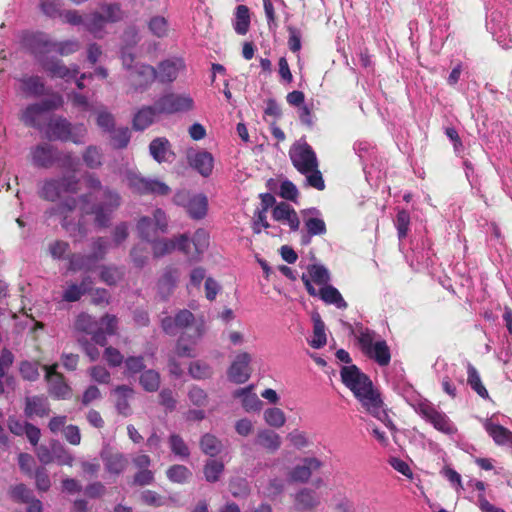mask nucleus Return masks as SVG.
<instances>
[{
  "label": "nucleus",
  "mask_w": 512,
  "mask_h": 512,
  "mask_svg": "<svg viewBox=\"0 0 512 512\" xmlns=\"http://www.w3.org/2000/svg\"><path fill=\"white\" fill-rule=\"evenodd\" d=\"M289 158L293 167L306 176V185L322 191L325 181L319 170V161L316 153L304 138L294 142L289 149Z\"/></svg>",
  "instance_id": "obj_1"
},
{
  "label": "nucleus",
  "mask_w": 512,
  "mask_h": 512,
  "mask_svg": "<svg viewBox=\"0 0 512 512\" xmlns=\"http://www.w3.org/2000/svg\"><path fill=\"white\" fill-rule=\"evenodd\" d=\"M161 327L170 336H175L179 331H183L182 334L187 335L192 344H196L205 331L204 322L196 321L194 314L187 309L179 310L173 317H164L161 320Z\"/></svg>",
  "instance_id": "obj_2"
},
{
  "label": "nucleus",
  "mask_w": 512,
  "mask_h": 512,
  "mask_svg": "<svg viewBox=\"0 0 512 512\" xmlns=\"http://www.w3.org/2000/svg\"><path fill=\"white\" fill-rule=\"evenodd\" d=\"M362 408L383 422L390 429H394L393 421L384 409V401L377 386H348Z\"/></svg>",
  "instance_id": "obj_3"
},
{
  "label": "nucleus",
  "mask_w": 512,
  "mask_h": 512,
  "mask_svg": "<svg viewBox=\"0 0 512 512\" xmlns=\"http://www.w3.org/2000/svg\"><path fill=\"white\" fill-rule=\"evenodd\" d=\"M355 331L362 352L378 365L387 366L391 361V353L386 341H374L376 333L362 324H356Z\"/></svg>",
  "instance_id": "obj_4"
},
{
  "label": "nucleus",
  "mask_w": 512,
  "mask_h": 512,
  "mask_svg": "<svg viewBox=\"0 0 512 512\" xmlns=\"http://www.w3.org/2000/svg\"><path fill=\"white\" fill-rule=\"evenodd\" d=\"M25 43L35 55L56 51L61 56H69L81 48L77 39L51 41L44 33H33L25 37Z\"/></svg>",
  "instance_id": "obj_5"
},
{
  "label": "nucleus",
  "mask_w": 512,
  "mask_h": 512,
  "mask_svg": "<svg viewBox=\"0 0 512 512\" xmlns=\"http://www.w3.org/2000/svg\"><path fill=\"white\" fill-rule=\"evenodd\" d=\"M85 134L86 128L83 124L72 126L69 121L60 116L50 118L45 128V137L50 141H71L74 144H81Z\"/></svg>",
  "instance_id": "obj_6"
},
{
  "label": "nucleus",
  "mask_w": 512,
  "mask_h": 512,
  "mask_svg": "<svg viewBox=\"0 0 512 512\" xmlns=\"http://www.w3.org/2000/svg\"><path fill=\"white\" fill-rule=\"evenodd\" d=\"M79 190V179L75 175L44 179L38 185L37 194L40 199L56 202L62 193L75 194Z\"/></svg>",
  "instance_id": "obj_7"
},
{
  "label": "nucleus",
  "mask_w": 512,
  "mask_h": 512,
  "mask_svg": "<svg viewBox=\"0 0 512 512\" xmlns=\"http://www.w3.org/2000/svg\"><path fill=\"white\" fill-rule=\"evenodd\" d=\"M122 198L120 194L109 187L103 189L102 201L95 204L91 211H85V214H94V222L101 228L108 227L111 215L121 206Z\"/></svg>",
  "instance_id": "obj_8"
},
{
  "label": "nucleus",
  "mask_w": 512,
  "mask_h": 512,
  "mask_svg": "<svg viewBox=\"0 0 512 512\" xmlns=\"http://www.w3.org/2000/svg\"><path fill=\"white\" fill-rule=\"evenodd\" d=\"M415 411L436 430L447 435H453L457 432L456 426L448 416L438 411L428 400H419L413 404Z\"/></svg>",
  "instance_id": "obj_9"
},
{
  "label": "nucleus",
  "mask_w": 512,
  "mask_h": 512,
  "mask_svg": "<svg viewBox=\"0 0 512 512\" xmlns=\"http://www.w3.org/2000/svg\"><path fill=\"white\" fill-rule=\"evenodd\" d=\"M173 202L183 207L190 218L201 220L207 215L208 199L204 194H192L187 190L177 191Z\"/></svg>",
  "instance_id": "obj_10"
},
{
  "label": "nucleus",
  "mask_w": 512,
  "mask_h": 512,
  "mask_svg": "<svg viewBox=\"0 0 512 512\" xmlns=\"http://www.w3.org/2000/svg\"><path fill=\"white\" fill-rule=\"evenodd\" d=\"M209 245V234L204 229L195 231L190 240L186 234L177 237V249L183 252L189 261L197 262Z\"/></svg>",
  "instance_id": "obj_11"
},
{
  "label": "nucleus",
  "mask_w": 512,
  "mask_h": 512,
  "mask_svg": "<svg viewBox=\"0 0 512 512\" xmlns=\"http://www.w3.org/2000/svg\"><path fill=\"white\" fill-rule=\"evenodd\" d=\"M59 103L54 99H45L39 103L28 105L20 116L21 122L27 126L43 129V124L46 121V113L58 107Z\"/></svg>",
  "instance_id": "obj_12"
},
{
  "label": "nucleus",
  "mask_w": 512,
  "mask_h": 512,
  "mask_svg": "<svg viewBox=\"0 0 512 512\" xmlns=\"http://www.w3.org/2000/svg\"><path fill=\"white\" fill-rule=\"evenodd\" d=\"M127 183L132 192L139 195L154 194L166 196L171 192L170 187L164 182L146 178L136 173H128Z\"/></svg>",
  "instance_id": "obj_13"
},
{
  "label": "nucleus",
  "mask_w": 512,
  "mask_h": 512,
  "mask_svg": "<svg viewBox=\"0 0 512 512\" xmlns=\"http://www.w3.org/2000/svg\"><path fill=\"white\" fill-rule=\"evenodd\" d=\"M58 364L55 363L50 366H42L39 362L24 361L20 365V373L24 380L36 381L40 376V371L45 372V379L50 384H65L64 378L61 373L57 371Z\"/></svg>",
  "instance_id": "obj_14"
},
{
  "label": "nucleus",
  "mask_w": 512,
  "mask_h": 512,
  "mask_svg": "<svg viewBox=\"0 0 512 512\" xmlns=\"http://www.w3.org/2000/svg\"><path fill=\"white\" fill-rule=\"evenodd\" d=\"M159 114H175L188 112L193 109L194 101L186 94L168 93L161 96L157 101Z\"/></svg>",
  "instance_id": "obj_15"
},
{
  "label": "nucleus",
  "mask_w": 512,
  "mask_h": 512,
  "mask_svg": "<svg viewBox=\"0 0 512 512\" xmlns=\"http://www.w3.org/2000/svg\"><path fill=\"white\" fill-rule=\"evenodd\" d=\"M39 62L42 68L52 78H61L69 81L75 78L79 73V66L74 64L71 67H67L62 60L55 57L39 55Z\"/></svg>",
  "instance_id": "obj_16"
},
{
  "label": "nucleus",
  "mask_w": 512,
  "mask_h": 512,
  "mask_svg": "<svg viewBox=\"0 0 512 512\" xmlns=\"http://www.w3.org/2000/svg\"><path fill=\"white\" fill-rule=\"evenodd\" d=\"M100 458L106 472L113 476L122 474L129 464L128 458L122 452L109 446L101 450Z\"/></svg>",
  "instance_id": "obj_17"
},
{
  "label": "nucleus",
  "mask_w": 512,
  "mask_h": 512,
  "mask_svg": "<svg viewBox=\"0 0 512 512\" xmlns=\"http://www.w3.org/2000/svg\"><path fill=\"white\" fill-rule=\"evenodd\" d=\"M56 150L57 147L49 143H40L30 149L29 159L35 167L49 169L55 165Z\"/></svg>",
  "instance_id": "obj_18"
},
{
  "label": "nucleus",
  "mask_w": 512,
  "mask_h": 512,
  "mask_svg": "<svg viewBox=\"0 0 512 512\" xmlns=\"http://www.w3.org/2000/svg\"><path fill=\"white\" fill-rule=\"evenodd\" d=\"M78 206V199L73 196H68L62 199L56 205L50 207L45 211V216L51 218L54 216L61 217V226L67 231H71V223L68 221L69 215L76 210Z\"/></svg>",
  "instance_id": "obj_19"
},
{
  "label": "nucleus",
  "mask_w": 512,
  "mask_h": 512,
  "mask_svg": "<svg viewBox=\"0 0 512 512\" xmlns=\"http://www.w3.org/2000/svg\"><path fill=\"white\" fill-rule=\"evenodd\" d=\"M157 78V71L151 65L142 64L130 73L129 79L134 91L146 90Z\"/></svg>",
  "instance_id": "obj_20"
},
{
  "label": "nucleus",
  "mask_w": 512,
  "mask_h": 512,
  "mask_svg": "<svg viewBox=\"0 0 512 512\" xmlns=\"http://www.w3.org/2000/svg\"><path fill=\"white\" fill-rule=\"evenodd\" d=\"M322 462L315 457H306L300 464L296 465L288 473L292 482L306 483L309 481L312 473L321 468Z\"/></svg>",
  "instance_id": "obj_21"
},
{
  "label": "nucleus",
  "mask_w": 512,
  "mask_h": 512,
  "mask_svg": "<svg viewBox=\"0 0 512 512\" xmlns=\"http://www.w3.org/2000/svg\"><path fill=\"white\" fill-rule=\"evenodd\" d=\"M187 161L189 165L203 177L211 175L214 166V158L210 152L205 150H188Z\"/></svg>",
  "instance_id": "obj_22"
},
{
  "label": "nucleus",
  "mask_w": 512,
  "mask_h": 512,
  "mask_svg": "<svg viewBox=\"0 0 512 512\" xmlns=\"http://www.w3.org/2000/svg\"><path fill=\"white\" fill-rule=\"evenodd\" d=\"M250 361L251 357L248 353L242 352L238 354L229 368V379L235 384H244L248 381L250 377Z\"/></svg>",
  "instance_id": "obj_23"
},
{
  "label": "nucleus",
  "mask_w": 512,
  "mask_h": 512,
  "mask_svg": "<svg viewBox=\"0 0 512 512\" xmlns=\"http://www.w3.org/2000/svg\"><path fill=\"white\" fill-rule=\"evenodd\" d=\"M320 503L319 495L310 488H302L294 495V509L297 512H313Z\"/></svg>",
  "instance_id": "obj_24"
},
{
  "label": "nucleus",
  "mask_w": 512,
  "mask_h": 512,
  "mask_svg": "<svg viewBox=\"0 0 512 512\" xmlns=\"http://www.w3.org/2000/svg\"><path fill=\"white\" fill-rule=\"evenodd\" d=\"M184 68V61L180 58L161 61L156 69V79L161 83H171L177 79L180 70Z\"/></svg>",
  "instance_id": "obj_25"
},
{
  "label": "nucleus",
  "mask_w": 512,
  "mask_h": 512,
  "mask_svg": "<svg viewBox=\"0 0 512 512\" xmlns=\"http://www.w3.org/2000/svg\"><path fill=\"white\" fill-rule=\"evenodd\" d=\"M25 415L28 418L33 416L45 417L50 413V405L45 396H27L25 398Z\"/></svg>",
  "instance_id": "obj_26"
},
{
  "label": "nucleus",
  "mask_w": 512,
  "mask_h": 512,
  "mask_svg": "<svg viewBox=\"0 0 512 512\" xmlns=\"http://www.w3.org/2000/svg\"><path fill=\"white\" fill-rule=\"evenodd\" d=\"M158 113L157 104L153 106H143L135 114L132 120V127L136 131H144L151 126Z\"/></svg>",
  "instance_id": "obj_27"
},
{
  "label": "nucleus",
  "mask_w": 512,
  "mask_h": 512,
  "mask_svg": "<svg viewBox=\"0 0 512 512\" xmlns=\"http://www.w3.org/2000/svg\"><path fill=\"white\" fill-rule=\"evenodd\" d=\"M178 270L174 267H166L157 282L158 293L162 299H167L176 287Z\"/></svg>",
  "instance_id": "obj_28"
},
{
  "label": "nucleus",
  "mask_w": 512,
  "mask_h": 512,
  "mask_svg": "<svg viewBox=\"0 0 512 512\" xmlns=\"http://www.w3.org/2000/svg\"><path fill=\"white\" fill-rule=\"evenodd\" d=\"M134 391L131 386H116L112 391L118 412L124 416L131 414L129 400L133 397Z\"/></svg>",
  "instance_id": "obj_29"
},
{
  "label": "nucleus",
  "mask_w": 512,
  "mask_h": 512,
  "mask_svg": "<svg viewBox=\"0 0 512 512\" xmlns=\"http://www.w3.org/2000/svg\"><path fill=\"white\" fill-rule=\"evenodd\" d=\"M311 320L313 322V335L309 340V345L314 349H320L327 343L325 323L318 312L312 313Z\"/></svg>",
  "instance_id": "obj_30"
},
{
  "label": "nucleus",
  "mask_w": 512,
  "mask_h": 512,
  "mask_svg": "<svg viewBox=\"0 0 512 512\" xmlns=\"http://www.w3.org/2000/svg\"><path fill=\"white\" fill-rule=\"evenodd\" d=\"M149 152L158 163L168 161V156L173 155L171 152V144L165 137L153 139L149 144Z\"/></svg>",
  "instance_id": "obj_31"
},
{
  "label": "nucleus",
  "mask_w": 512,
  "mask_h": 512,
  "mask_svg": "<svg viewBox=\"0 0 512 512\" xmlns=\"http://www.w3.org/2000/svg\"><path fill=\"white\" fill-rule=\"evenodd\" d=\"M68 270L77 271H93L96 268L97 260L91 255H83L80 253H72L68 256Z\"/></svg>",
  "instance_id": "obj_32"
},
{
  "label": "nucleus",
  "mask_w": 512,
  "mask_h": 512,
  "mask_svg": "<svg viewBox=\"0 0 512 512\" xmlns=\"http://www.w3.org/2000/svg\"><path fill=\"white\" fill-rule=\"evenodd\" d=\"M253 387L254 386H246L234 392V397L242 398V406L246 412L259 411L262 407V401L256 393L252 392Z\"/></svg>",
  "instance_id": "obj_33"
},
{
  "label": "nucleus",
  "mask_w": 512,
  "mask_h": 512,
  "mask_svg": "<svg viewBox=\"0 0 512 512\" xmlns=\"http://www.w3.org/2000/svg\"><path fill=\"white\" fill-rule=\"evenodd\" d=\"M256 443L268 453H275L281 446V437L272 430L263 429L258 431Z\"/></svg>",
  "instance_id": "obj_34"
},
{
  "label": "nucleus",
  "mask_w": 512,
  "mask_h": 512,
  "mask_svg": "<svg viewBox=\"0 0 512 512\" xmlns=\"http://www.w3.org/2000/svg\"><path fill=\"white\" fill-rule=\"evenodd\" d=\"M319 297L326 304H333L339 309H346L348 306L338 289L332 285H324L319 290Z\"/></svg>",
  "instance_id": "obj_35"
},
{
  "label": "nucleus",
  "mask_w": 512,
  "mask_h": 512,
  "mask_svg": "<svg viewBox=\"0 0 512 512\" xmlns=\"http://www.w3.org/2000/svg\"><path fill=\"white\" fill-rule=\"evenodd\" d=\"M106 24L107 22L104 15L99 11L92 12L85 16V28L96 38L102 37Z\"/></svg>",
  "instance_id": "obj_36"
},
{
  "label": "nucleus",
  "mask_w": 512,
  "mask_h": 512,
  "mask_svg": "<svg viewBox=\"0 0 512 512\" xmlns=\"http://www.w3.org/2000/svg\"><path fill=\"white\" fill-rule=\"evenodd\" d=\"M148 31L157 38H165L169 35L170 25L166 17L154 15L147 21Z\"/></svg>",
  "instance_id": "obj_37"
},
{
  "label": "nucleus",
  "mask_w": 512,
  "mask_h": 512,
  "mask_svg": "<svg viewBox=\"0 0 512 512\" xmlns=\"http://www.w3.org/2000/svg\"><path fill=\"white\" fill-rule=\"evenodd\" d=\"M341 378L343 384H372L369 377L362 373L355 365L343 367Z\"/></svg>",
  "instance_id": "obj_38"
},
{
  "label": "nucleus",
  "mask_w": 512,
  "mask_h": 512,
  "mask_svg": "<svg viewBox=\"0 0 512 512\" xmlns=\"http://www.w3.org/2000/svg\"><path fill=\"white\" fill-rule=\"evenodd\" d=\"M486 432L493 438L498 445H504L512 442V432L502 425L487 423L485 425Z\"/></svg>",
  "instance_id": "obj_39"
},
{
  "label": "nucleus",
  "mask_w": 512,
  "mask_h": 512,
  "mask_svg": "<svg viewBox=\"0 0 512 512\" xmlns=\"http://www.w3.org/2000/svg\"><path fill=\"white\" fill-rule=\"evenodd\" d=\"M250 27V10L246 5H239L235 12L234 30L239 35H245Z\"/></svg>",
  "instance_id": "obj_40"
},
{
  "label": "nucleus",
  "mask_w": 512,
  "mask_h": 512,
  "mask_svg": "<svg viewBox=\"0 0 512 512\" xmlns=\"http://www.w3.org/2000/svg\"><path fill=\"white\" fill-rule=\"evenodd\" d=\"M148 243L152 245L153 256L160 258L170 254L177 248V237L175 239H156L155 237Z\"/></svg>",
  "instance_id": "obj_41"
},
{
  "label": "nucleus",
  "mask_w": 512,
  "mask_h": 512,
  "mask_svg": "<svg viewBox=\"0 0 512 512\" xmlns=\"http://www.w3.org/2000/svg\"><path fill=\"white\" fill-rule=\"evenodd\" d=\"M23 91L31 96L39 97L46 93L45 84L39 76H29L21 80Z\"/></svg>",
  "instance_id": "obj_42"
},
{
  "label": "nucleus",
  "mask_w": 512,
  "mask_h": 512,
  "mask_svg": "<svg viewBox=\"0 0 512 512\" xmlns=\"http://www.w3.org/2000/svg\"><path fill=\"white\" fill-rule=\"evenodd\" d=\"M110 145L113 149H124L128 146L131 132L128 127L114 128L110 132Z\"/></svg>",
  "instance_id": "obj_43"
},
{
  "label": "nucleus",
  "mask_w": 512,
  "mask_h": 512,
  "mask_svg": "<svg viewBox=\"0 0 512 512\" xmlns=\"http://www.w3.org/2000/svg\"><path fill=\"white\" fill-rule=\"evenodd\" d=\"M224 472V463L216 459H209L203 467L205 480L209 483H215L220 479Z\"/></svg>",
  "instance_id": "obj_44"
},
{
  "label": "nucleus",
  "mask_w": 512,
  "mask_h": 512,
  "mask_svg": "<svg viewBox=\"0 0 512 512\" xmlns=\"http://www.w3.org/2000/svg\"><path fill=\"white\" fill-rule=\"evenodd\" d=\"M200 448L204 454L214 457L221 452L222 444L216 436L206 433L200 439Z\"/></svg>",
  "instance_id": "obj_45"
},
{
  "label": "nucleus",
  "mask_w": 512,
  "mask_h": 512,
  "mask_svg": "<svg viewBox=\"0 0 512 512\" xmlns=\"http://www.w3.org/2000/svg\"><path fill=\"white\" fill-rule=\"evenodd\" d=\"M55 165L67 171H76L79 159L72 152L60 151L58 148L55 154Z\"/></svg>",
  "instance_id": "obj_46"
},
{
  "label": "nucleus",
  "mask_w": 512,
  "mask_h": 512,
  "mask_svg": "<svg viewBox=\"0 0 512 512\" xmlns=\"http://www.w3.org/2000/svg\"><path fill=\"white\" fill-rule=\"evenodd\" d=\"M136 227L139 237L146 242L152 241L159 232L156 230L152 219L147 216L141 217L138 220Z\"/></svg>",
  "instance_id": "obj_47"
},
{
  "label": "nucleus",
  "mask_w": 512,
  "mask_h": 512,
  "mask_svg": "<svg viewBox=\"0 0 512 512\" xmlns=\"http://www.w3.org/2000/svg\"><path fill=\"white\" fill-rule=\"evenodd\" d=\"M166 476L171 482L183 484L188 481L192 473L186 466L175 464L168 468Z\"/></svg>",
  "instance_id": "obj_48"
},
{
  "label": "nucleus",
  "mask_w": 512,
  "mask_h": 512,
  "mask_svg": "<svg viewBox=\"0 0 512 512\" xmlns=\"http://www.w3.org/2000/svg\"><path fill=\"white\" fill-rule=\"evenodd\" d=\"M100 9L107 23H116L124 18V12L118 3L103 4Z\"/></svg>",
  "instance_id": "obj_49"
},
{
  "label": "nucleus",
  "mask_w": 512,
  "mask_h": 512,
  "mask_svg": "<svg viewBox=\"0 0 512 512\" xmlns=\"http://www.w3.org/2000/svg\"><path fill=\"white\" fill-rule=\"evenodd\" d=\"M82 158L87 167L96 169L102 165L103 154L97 146L90 145L84 151Z\"/></svg>",
  "instance_id": "obj_50"
},
{
  "label": "nucleus",
  "mask_w": 512,
  "mask_h": 512,
  "mask_svg": "<svg viewBox=\"0 0 512 512\" xmlns=\"http://www.w3.org/2000/svg\"><path fill=\"white\" fill-rule=\"evenodd\" d=\"M169 446L171 452L180 458H188L190 456L189 447L179 434L173 433L169 436Z\"/></svg>",
  "instance_id": "obj_51"
},
{
  "label": "nucleus",
  "mask_w": 512,
  "mask_h": 512,
  "mask_svg": "<svg viewBox=\"0 0 512 512\" xmlns=\"http://www.w3.org/2000/svg\"><path fill=\"white\" fill-rule=\"evenodd\" d=\"M309 278L317 285H326L330 281V274L323 265L311 264L307 268Z\"/></svg>",
  "instance_id": "obj_52"
},
{
  "label": "nucleus",
  "mask_w": 512,
  "mask_h": 512,
  "mask_svg": "<svg viewBox=\"0 0 512 512\" xmlns=\"http://www.w3.org/2000/svg\"><path fill=\"white\" fill-rule=\"evenodd\" d=\"M9 496L18 503H26L34 497L33 492L23 483L11 486Z\"/></svg>",
  "instance_id": "obj_53"
},
{
  "label": "nucleus",
  "mask_w": 512,
  "mask_h": 512,
  "mask_svg": "<svg viewBox=\"0 0 512 512\" xmlns=\"http://www.w3.org/2000/svg\"><path fill=\"white\" fill-rule=\"evenodd\" d=\"M40 10L49 18L62 16L63 0H41Z\"/></svg>",
  "instance_id": "obj_54"
},
{
  "label": "nucleus",
  "mask_w": 512,
  "mask_h": 512,
  "mask_svg": "<svg viewBox=\"0 0 512 512\" xmlns=\"http://www.w3.org/2000/svg\"><path fill=\"white\" fill-rule=\"evenodd\" d=\"M74 327L77 331L90 334L97 328V322L91 315L80 313L75 320Z\"/></svg>",
  "instance_id": "obj_55"
},
{
  "label": "nucleus",
  "mask_w": 512,
  "mask_h": 512,
  "mask_svg": "<svg viewBox=\"0 0 512 512\" xmlns=\"http://www.w3.org/2000/svg\"><path fill=\"white\" fill-rule=\"evenodd\" d=\"M123 277L122 271L114 266L103 265L100 271V279L109 286L115 285Z\"/></svg>",
  "instance_id": "obj_56"
},
{
  "label": "nucleus",
  "mask_w": 512,
  "mask_h": 512,
  "mask_svg": "<svg viewBox=\"0 0 512 512\" xmlns=\"http://www.w3.org/2000/svg\"><path fill=\"white\" fill-rule=\"evenodd\" d=\"M395 226L400 240L407 237L410 226V214L408 211L399 210L396 216Z\"/></svg>",
  "instance_id": "obj_57"
},
{
  "label": "nucleus",
  "mask_w": 512,
  "mask_h": 512,
  "mask_svg": "<svg viewBox=\"0 0 512 512\" xmlns=\"http://www.w3.org/2000/svg\"><path fill=\"white\" fill-rule=\"evenodd\" d=\"M266 423L275 428H280L285 424L286 417L284 412L279 408H269L264 412Z\"/></svg>",
  "instance_id": "obj_58"
},
{
  "label": "nucleus",
  "mask_w": 512,
  "mask_h": 512,
  "mask_svg": "<svg viewBox=\"0 0 512 512\" xmlns=\"http://www.w3.org/2000/svg\"><path fill=\"white\" fill-rule=\"evenodd\" d=\"M148 249L142 245H135L130 251V257L135 267L143 268L148 261Z\"/></svg>",
  "instance_id": "obj_59"
},
{
  "label": "nucleus",
  "mask_w": 512,
  "mask_h": 512,
  "mask_svg": "<svg viewBox=\"0 0 512 512\" xmlns=\"http://www.w3.org/2000/svg\"><path fill=\"white\" fill-rule=\"evenodd\" d=\"M36 488L41 492H47L51 487V481L48 471L45 467L40 466L34 472Z\"/></svg>",
  "instance_id": "obj_60"
},
{
  "label": "nucleus",
  "mask_w": 512,
  "mask_h": 512,
  "mask_svg": "<svg viewBox=\"0 0 512 512\" xmlns=\"http://www.w3.org/2000/svg\"><path fill=\"white\" fill-rule=\"evenodd\" d=\"M109 242L104 237L93 239L91 244L92 252L90 253L97 261L103 260L107 254Z\"/></svg>",
  "instance_id": "obj_61"
},
{
  "label": "nucleus",
  "mask_w": 512,
  "mask_h": 512,
  "mask_svg": "<svg viewBox=\"0 0 512 512\" xmlns=\"http://www.w3.org/2000/svg\"><path fill=\"white\" fill-rule=\"evenodd\" d=\"M189 373L196 380H205L210 377L212 370L207 364L195 361L190 364Z\"/></svg>",
  "instance_id": "obj_62"
},
{
  "label": "nucleus",
  "mask_w": 512,
  "mask_h": 512,
  "mask_svg": "<svg viewBox=\"0 0 512 512\" xmlns=\"http://www.w3.org/2000/svg\"><path fill=\"white\" fill-rule=\"evenodd\" d=\"M51 257L55 260H61L69 252L70 245L63 240H55L48 247Z\"/></svg>",
  "instance_id": "obj_63"
},
{
  "label": "nucleus",
  "mask_w": 512,
  "mask_h": 512,
  "mask_svg": "<svg viewBox=\"0 0 512 512\" xmlns=\"http://www.w3.org/2000/svg\"><path fill=\"white\" fill-rule=\"evenodd\" d=\"M124 363L125 372L130 376L140 373L145 368L143 356H130L124 361Z\"/></svg>",
  "instance_id": "obj_64"
}]
</instances>
